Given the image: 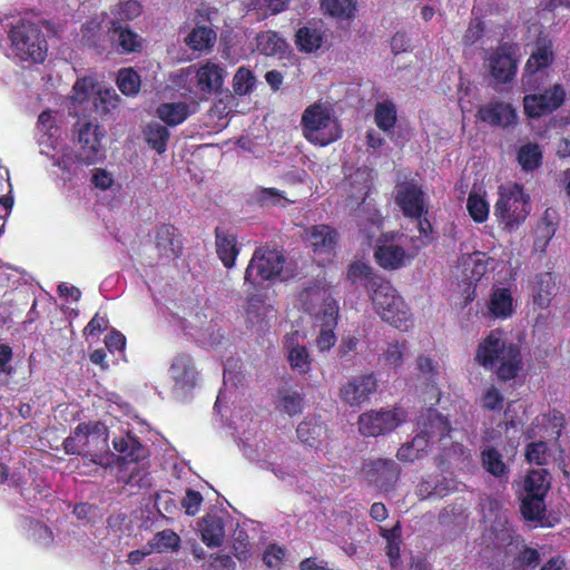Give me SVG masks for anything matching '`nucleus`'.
Wrapping results in <instances>:
<instances>
[{
	"label": "nucleus",
	"mask_w": 570,
	"mask_h": 570,
	"mask_svg": "<svg viewBox=\"0 0 570 570\" xmlns=\"http://www.w3.org/2000/svg\"><path fill=\"white\" fill-rule=\"evenodd\" d=\"M347 279L352 283H363L382 321L401 331H406L411 326V314L403 298L391 282L375 273L370 265L363 262L352 263L347 271Z\"/></svg>",
	"instance_id": "nucleus-1"
},
{
	"label": "nucleus",
	"mask_w": 570,
	"mask_h": 570,
	"mask_svg": "<svg viewBox=\"0 0 570 570\" xmlns=\"http://www.w3.org/2000/svg\"><path fill=\"white\" fill-rule=\"evenodd\" d=\"M475 361L487 370L495 368L497 377L502 382L515 379L523 366L520 345L503 340L500 330H492L479 344Z\"/></svg>",
	"instance_id": "nucleus-2"
},
{
	"label": "nucleus",
	"mask_w": 570,
	"mask_h": 570,
	"mask_svg": "<svg viewBox=\"0 0 570 570\" xmlns=\"http://www.w3.org/2000/svg\"><path fill=\"white\" fill-rule=\"evenodd\" d=\"M11 50L20 62L42 63L48 53V42L41 27L31 21L20 20L9 31Z\"/></svg>",
	"instance_id": "nucleus-3"
},
{
	"label": "nucleus",
	"mask_w": 570,
	"mask_h": 570,
	"mask_svg": "<svg viewBox=\"0 0 570 570\" xmlns=\"http://www.w3.org/2000/svg\"><path fill=\"white\" fill-rule=\"evenodd\" d=\"M304 138L316 146H328L342 137L343 130L330 109L322 104L308 106L301 119Z\"/></svg>",
	"instance_id": "nucleus-4"
},
{
	"label": "nucleus",
	"mask_w": 570,
	"mask_h": 570,
	"mask_svg": "<svg viewBox=\"0 0 570 570\" xmlns=\"http://www.w3.org/2000/svg\"><path fill=\"white\" fill-rule=\"evenodd\" d=\"M529 213L530 196L525 194L522 185L514 183L499 187L494 216L505 230L517 229L527 219Z\"/></svg>",
	"instance_id": "nucleus-5"
},
{
	"label": "nucleus",
	"mask_w": 570,
	"mask_h": 570,
	"mask_svg": "<svg viewBox=\"0 0 570 570\" xmlns=\"http://www.w3.org/2000/svg\"><path fill=\"white\" fill-rule=\"evenodd\" d=\"M286 258L282 250L268 245L255 249L244 275L245 285L257 291L259 281L273 282L283 271Z\"/></svg>",
	"instance_id": "nucleus-6"
},
{
	"label": "nucleus",
	"mask_w": 570,
	"mask_h": 570,
	"mask_svg": "<svg viewBox=\"0 0 570 570\" xmlns=\"http://www.w3.org/2000/svg\"><path fill=\"white\" fill-rule=\"evenodd\" d=\"M428 393L430 394L428 400L431 402V406L421 412L416 422L420 431L416 436L424 438L426 445L429 442L442 441L450 436L452 431L449 419L434 409V405L439 404L441 400L440 389L433 383L430 385Z\"/></svg>",
	"instance_id": "nucleus-7"
},
{
	"label": "nucleus",
	"mask_w": 570,
	"mask_h": 570,
	"mask_svg": "<svg viewBox=\"0 0 570 570\" xmlns=\"http://www.w3.org/2000/svg\"><path fill=\"white\" fill-rule=\"evenodd\" d=\"M77 134L76 159L83 165H95L105 158V151L101 139L105 136L104 129L99 125L90 121H78L75 125Z\"/></svg>",
	"instance_id": "nucleus-8"
},
{
	"label": "nucleus",
	"mask_w": 570,
	"mask_h": 570,
	"mask_svg": "<svg viewBox=\"0 0 570 570\" xmlns=\"http://www.w3.org/2000/svg\"><path fill=\"white\" fill-rule=\"evenodd\" d=\"M406 420V412L400 407L368 411L358 417V431L364 436H379L392 432Z\"/></svg>",
	"instance_id": "nucleus-9"
},
{
	"label": "nucleus",
	"mask_w": 570,
	"mask_h": 570,
	"mask_svg": "<svg viewBox=\"0 0 570 570\" xmlns=\"http://www.w3.org/2000/svg\"><path fill=\"white\" fill-rule=\"evenodd\" d=\"M517 47L502 42L488 57V68L497 83L511 82L518 70Z\"/></svg>",
	"instance_id": "nucleus-10"
},
{
	"label": "nucleus",
	"mask_w": 570,
	"mask_h": 570,
	"mask_svg": "<svg viewBox=\"0 0 570 570\" xmlns=\"http://www.w3.org/2000/svg\"><path fill=\"white\" fill-rule=\"evenodd\" d=\"M363 479L383 492L391 491L400 476L399 464L391 459H375L363 464Z\"/></svg>",
	"instance_id": "nucleus-11"
},
{
	"label": "nucleus",
	"mask_w": 570,
	"mask_h": 570,
	"mask_svg": "<svg viewBox=\"0 0 570 570\" xmlns=\"http://www.w3.org/2000/svg\"><path fill=\"white\" fill-rule=\"evenodd\" d=\"M566 98V91L560 85L540 94L525 95L523 98L524 114L529 118H540L557 110Z\"/></svg>",
	"instance_id": "nucleus-12"
},
{
	"label": "nucleus",
	"mask_w": 570,
	"mask_h": 570,
	"mask_svg": "<svg viewBox=\"0 0 570 570\" xmlns=\"http://www.w3.org/2000/svg\"><path fill=\"white\" fill-rule=\"evenodd\" d=\"M395 203L407 218H419L429 214L425 194L422 187L413 181L396 186Z\"/></svg>",
	"instance_id": "nucleus-13"
},
{
	"label": "nucleus",
	"mask_w": 570,
	"mask_h": 570,
	"mask_svg": "<svg viewBox=\"0 0 570 570\" xmlns=\"http://www.w3.org/2000/svg\"><path fill=\"white\" fill-rule=\"evenodd\" d=\"M362 202L356 208V222L360 234L367 244H371L375 235L383 227V216L373 204L372 199H368L371 193V186H365Z\"/></svg>",
	"instance_id": "nucleus-14"
},
{
	"label": "nucleus",
	"mask_w": 570,
	"mask_h": 570,
	"mask_svg": "<svg viewBox=\"0 0 570 570\" xmlns=\"http://www.w3.org/2000/svg\"><path fill=\"white\" fill-rule=\"evenodd\" d=\"M377 390V380L373 373L353 377L340 390L341 400L350 406H361L368 402Z\"/></svg>",
	"instance_id": "nucleus-15"
},
{
	"label": "nucleus",
	"mask_w": 570,
	"mask_h": 570,
	"mask_svg": "<svg viewBox=\"0 0 570 570\" xmlns=\"http://www.w3.org/2000/svg\"><path fill=\"white\" fill-rule=\"evenodd\" d=\"M501 540L519 549L512 561L514 570H535L540 566V552L527 546L513 529L504 528Z\"/></svg>",
	"instance_id": "nucleus-16"
},
{
	"label": "nucleus",
	"mask_w": 570,
	"mask_h": 570,
	"mask_svg": "<svg viewBox=\"0 0 570 570\" xmlns=\"http://www.w3.org/2000/svg\"><path fill=\"white\" fill-rule=\"evenodd\" d=\"M476 118L491 126L507 128L515 124L517 112L509 102L490 101L479 107Z\"/></svg>",
	"instance_id": "nucleus-17"
},
{
	"label": "nucleus",
	"mask_w": 570,
	"mask_h": 570,
	"mask_svg": "<svg viewBox=\"0 0 570 570\" xmlns=\"http://www.w3.org/2000/svg\"><path fill=\"white\" fill-rule=\"evenodd\" d=\"M520 513L524 522L532 527L552 528L557 520L547 517L546 499L520 495Z\"/></svg>",
	"instance_id": "nucleus-18"
},
{
	"label": "nucleus",
	"mask_w": 570,
	"mask_h": 570,
	"mask_svg": "<svg viewBox=\"0 0 570 570\" xmlns=\"http://www.w3.org/2000/svg\"><path fill=\"white\" fill-rule=\"evenodd\" d=\"M155 244L160 257L178 258L183 252L180 234L171 224H161L156 229Z\"/></svg>",
	"instance_id": "nucleus-19"
},
{
	"label": "nucleus",
	"mask_w": 570,
	"mask_h": 570,
	"mask_svg": "<svg viewBox=\"0 0 570 570\" xmlns=\"http://www.w3.org/2000/svg\"><path fill=\"white\" fill-rule=\"evenodd\" d=\"M553 58L552 42L539 38L535 50L532 51L524 67V85H529L539 71L549 67L553 62Z\"/></svg>",
	"instance_id": "nucleus-20"
},
{
	"label": "nucleus",
	"mask_w": 570,
	"mask_h": 570,
	"mask_svg": "<svg viewBox=\"0 0 570 570\" xmlns=\"http://www.w3.org/2000/svg\"><path fill=\"white\" fill-rule=\"evenodd\" d=\"M338 306L333 301L327 303L323 312V323L315 340V345L321 353L328 352L336 343L335 328L337 326Z\"/></svg>",
	"instance_id": "nucleus-21"
},
{
	"label": "nucleus",
	"mask_w": 570,
	"mask_h": 570,
	"mask_svg": "<svg viewBox=\"0 0 570 570\" xmlns=\"http://www.w3.org/2000/svg\"><path fill=\"white\" fill-rule=\"evenodd\" d=\"M556 277L550 272L535 274L530 282L532 303L538 308H547L556 294Z\"/></svg>",
	"instance_id": "nucleus-22"
},
{
	"label": "nucleus",
	"mask_w": 570,
	"mask_h": 570,
	"mask_svg": "<svg viewBox=\"0 0 570 570\" xmlns=\"http://www.w3.org/2000/svg\"><path fill=\"white\" fill-rule=\"evenodd\" d=\"M108 33L110 41L116 43L117 50L121 53L140 52L142 50V38L129 27L112 22Z\"/></svg>",
	"instance_id": "nucleus-23"
},
{
	"label": "nucleus",
	"mask_w": 570,
	"mask_h": 570,
	"mask_svg": "<svg viewBox=\"0 0 570 570\" xmlns=\"http://www.w3.org/2000/svg\"><path fill=\"white\" fill-rule=\"evenodd\" d=\"M112 446L126 462L138 463L148 456L147 448L130 432L115 436Z\"/></svg>",
	"instance_id": "nucleus-24"
},
{
	"label": "nucleus",
	"mask_w": 570,
	"mask_h": 570,
	"mask_svg": "<svg viewBox=\"0 0 570 570\" xmlns=\"http://www.w3.org/2000/svg\"><path fill=\"white\" fill-rule=\"evenodd\" d=\"M324 39L323 24L308 23L297 29L294 42L299 52L312 53L322 47Z\"/></svg>",
	"instance_id": "nucleus-25"
},
{
	"label": "nucleus",
	"mask_w": 570,
	"mask_h": 570,
	"mask_svg": "<svg viewBox=\"0 0 570 570\" xmlns=\"http://www.w3.org/2000/svg\"><path fill=\"white\" fill-rule=\"evenodd\" d=\"M306 236L315 254H330L337 243V233L328 225L312 226Z\"/></svg>",
	"instance_id": "nucleus-26"
},
{
	"label": "nucleus",
	"mask_w": 570,
	"mask_h": 570,
	"mask_svg": "<svg viewBox=\"0 0 570 570\" xmlns=\"http://www.w3.org/2000/svg\"><path fill=\"white\" fill-rule=\"evenodd\" d=\"M296 336L297 332H294L285 337L287 360L293 371L299 374H307L312 368L313 358L306 346L294 343Z\"/></svg>",
	"instance_id": "nucleus-27"
},
{
	"label": "nucleus",
	"mask_w": 570,
	"mask_h": 570,
	"mask_svg": "<svg viewBox=\"0 0 570 570\" xmlns=\"http://www.w3.org/2000/svg\"><path fill=\"white\" fill-rule=\"evenodd\" d=\"M482 468L499 481H508L510 469L503 461L502 453L494 446L487 445L480 451Z\"/></svg>",
	"instance_id": "nucleus-28"
},
{
	"label": "nucleus",
	"mask_w": 570,
	"mask_h": 570,
	"mask_svg": "<svg viewBox=\"0 0 570 570\" xmlns=\"http://www.w3.org/2000/svg\"><path fill=\"white\" fill-rule=\"evenodd\" d=\"M170 372L176 384L180 387L195 386L197 372L189 354H178L171 363Z\"/></svg>",
	"instance_id": "nucleus-29"
},
{
	"label": "nucleus",
	"mask_w": 570,
	"mask_h": 570,
	"mask_svg": "<svg viewBox=\"0 0 570 570\" xmlns=\"http://www.w3.org/2000/svg\"><path fill=\"white\" fill-rule=\"evenodd\" d=\"M215 245L218 258L222 261L226 268H232L235 265L236 258L239 254L237 246V237L233 234L225 233L219 227L215 229Z\"/></svg>",
	"instance_id": "nucleus-30"
},
{
	"label": "nucleus",
	"mask_w": 570,
	"mask_h": 570,
	"mask_svg": "<svg viewBox=\"0 0 570 570\" xmlns=\"http://www.w3.org/2000/svg\"><path fill=\"white\" fill-rule=\"evenodd\" d=\"M196 77L200 91L218 92L224 81V69L216 63L207 62L197 70Z\"/></svg>",
	"instance_id": "nucleus-31"
},
{
	"label": "nucleus",
	"mask_w": 570,
	"mask_h": 570,
	"mask_svg": "<svg viewBox=\"0 0 570 570\" xmlns=\"http://www.w3.org/2000/svg\"><path fill=\"white\" fill-rule=\"evenodd\" d=\"M550 488V474L546 469L531 470L524 478L520 495L546 499Z\"/></svg>",
	"instance_id": "nucleus-32"
},
{
	"label": "nucleus",
	"mask_w": 570,
	"mask_h": 570,
	"mask_svg": "<svg viewBox=\"0 0 570 570\" xmlns=\"http://www.w3.org/2000/svg\"><path fill=\"white\" fill-rule=\"evenodd\" d=\"M490 314L495 318L507 320L512 316L513 297L509 288L494 287L488 303Z\"/></svg>",
	"instance_id": "nucleus-33"
},
{
	"label": "nucleus",
	"mask_w": 570,
	"mask_h": 570,
	"mask_svg": "<svg viewBox=\"0 0 570 570\" xmlns=\"http://www.w3.org/2000/svg\"><path fill=\"white\" fill-rule=\"evenodd\" d=\"M376 263L384 269H399L404 266L406 252L399 245H380L374 250Z\"/></svg>",
	"instance_id": "nucleus-34"
},
{
	"label": "nucleus",
	"mask_w": 570,
	"mask_h": 570,
	"mask_svg": "<svg viewBox=\"0 0 570 570\" xmlns=\"http://www.w3.org/2000/svg\"><path fill=\"white\" fill-rule=\"evenodd\" d=\"M200 533L203 542L208 548L220 547L225 538V523L223 519L209 514L204 517Z\"/></svg>",
	"instance_id": "nucleus-35"
},
{
	"label": "nucleus",
	"mask_w": 570,
	"mask_h": 570,
	"mask_svg": "<svg viewBox=\"0 0 570 570\" xmlns=\"http://www.w3.org/2000/svg\"><path fill=\"white\" fill-rule=\"evenodd\" d=\"M157 116L168 126L183 124L189 116V106L184 102H164L157 107Z\"/></svg>",
	"instance_id": "nucleus-36"
},
{
	"label": "nucleus",
	"mask_w": 570,
	"mask_h": 570,
	"mask_svg": "<svg viewBox=\"0 0 570 570\" xmlns=\"http://www.w3.org/2000/svg\"><path fill=\"white\" fill-rule=\"evenodd\" d=\"M80 41L85 47L102 52L107 48V36L99 22L89 21L81 27Z\"/></svg>",
	"instance_id": "nucleus-37"
},
{
	"label": "nucleus",
	"mask_w": 570,
	"mask_h": 570,
	"mask_svg": "<svg viewBox=\"0 0 570 570\" xmlns=\"http://www.w3.org/2000/svg\"><path fill=\"white\" fill-rule=\"evenodd\" d=\"M144 137L147 145L158 155H161L167 149L170 132L166 126L151 121L144 129Z\"/></svg>",
	"instance_id": "nucleus-38"
},
{
	"label": "nucleus",
	"mask_w": 570,
	"mask_h": 570,
	"mask_svg": "<svg viewBox=\"0 0 570 570\" xmlns=\"http://www.w3.org/2000/svg\"><path fill=\"white\" fill-rule=\"evenodd\" d=\"M324 430L325 426L321 421L306 417L298 424L296 433L302 443L311 448H316L321 443V436Z\"/></svg>",
	"instance_id": "nucleus-39"
},
{
	"label": "nucleus",
	"mask_w": 570,
	"mask_h": 570,
	"mask_svg": "<svg viewBox=\"0 0 570 570\" xmlns=\"http://www.w3.org/2000/svg\"><path fill=\"white\" fill-rule=\"evenodd\" d=\"M257 50L267 57H274L283 53L286 42L276 31L267 30L256 36Z\"/></svg>",
	"instance_id": "nucleus-40"
},
{
	"label": "nucleus",
	"mask_w": 570,
	"mask_h": 570,
	"mask_svg": "<svg viewBox=\"0 0 570 570\" xmlns=\"http://www.w3.org/2000/svg\"><path fill=\"white\" fill-rule=\"evenodd\" d=\"M216 41V32L208 27L194 28L185 38V43L194 51L210 49Z\"/></svg>",
	"instance_id": "nucleus-41"
},
{
	"label": "nucleus",
	"mask_w": 570,
	"mask_h": 570,
	"mask_svg": "<svg viewBox=\"0 0 570 570\" xmlns=\"http://www.w3.org/2000/svg\"><path fill=\"white\" fill-rule=\"evenodd\" d=\"M120 98L115 89H99L92 99L94 111L105 116L118 107Z\"/></svg>",
	"instance_id": "nucleus-42"
},
{
	"label": "nucleus",
	"mask_w": 570,
	"mask_h": 570,
	"mask_svg": "<svg viewBox=\"0 0 570 570\" xmlns=\"http://www.w3.org/2000/svg\"><path fill=\"white\" fill-rule=\"evenodd\" d=\"M518 161L523 170L532 171L542 163V151L538 144H525L518 151Z\"/></svg>",
	"instance_id": "nucleus-43"
},
{
	"label": "nucleus",
	"mask_w": 570,
	"mask_h": 570,
	"mask_svg": "<svg viewBox=\"0 0 570 570\" xmlns=\"http://www.w3.org/2000/svg\"><path fill=\"white\" fill-rule=\"evenodd\" d=\"M151 551L165 552L168 550L175 551L180 547V538L173 530L166 529L157 532L148 542Z\"/></svg>",
	"instance_id": "nucleus-44"
},
{
	"label": "nucleus",
	"mask_w": 570,
	"mask_h": 570,
	"mask_svg": "<svg viewBox=\"0 0 570 570\" xmlns=\"http://www.w3.org/2000/svg\"><path fill=\"white\" fill-rule=\"evenodd\" d=\"M321 7L325 13L343 19L352 18L356 10L354 0H322Z\"/></svg>",
	"instance_id": "nucleus-45"
},
{
	"label": "nucleus",
	"mask_w": 570,
	"mask_h": 570,
	"mask_svg": "<svg viewBox=\"0 0 570 570\" xmlns=\"http://www.w3.org/2000/svg\"><path fill=\"white\" fill-rule=\"evenodd\" d=\"M470 279L474 282L481 281V278L489 272L494 269L495 261L489 257L485 253L474 252L470 256Z\"/></svg>",
	"instance_id": "nucleus-46"
},
{
	"label": "nucleus",
	"mask_w": 570,
	"mask_h": 570,
	"mask_svg": "<svg viewBox=\"0 0 570 570\" xmlns=\"http://www.w3.org/2000/svg\"><path fill=\"white\" fill-rule=\"evenodd\" d=\"M253 202L261 207L285 206L287 199L277 188L261 187L255 190Z\"/></svg>",
	"instance_id": "nucleus-47"
},
{
	"label": "nucleus",
	"mask_w": 570,
	"mask_h": 570,
	"mask_svg": "<svg viewBox=\"0 0 570 570\" xmlns=\"http://www.w3.org/2000/svg\"><path fill=\"white\" fill-rule=\"evenodd\" d=\"M73 434L75 436H83L86 439L94 436L107 446L108 428L100 421L81 422L73 430Z\"/></svg>",
	"instance_id": "nucleus-48"
},
{
	"label": "nucleus",
	"mask_w": 570,
	"mask_h": 570,
	"mask_svg": "<svg viewBox=\"0 0 570 570\" xmlns=\"http://www.w3.org/2000/svg\"><path fill=\"white\" fill-rule=\"evenodd\" d=\"M140 76L132 68H124L119 70L117 86L124 95H137L140 89Z\"/></svg>",
	"instance_id": "nucleus-49"
},
{
	"label": "nucleus",
	"mask_w": 570,
	"mask_h": 570,
	"mask_svg": "<svg viewBox=\"0 0 570 570\" xmlns=\"http://www.w3.org/2000/svg\"><path fill=\"white\" fill-rule=\"evenodd\" d=\"M376 126L383 131H390L396 122V109L392 102L377 104L374 112Z\"/></svg>",
	"instance_id": "nucleus-50"
},
{
	"label": "nucleus",
	"mask_w": 570,
	"mask_h": 570,
	"mask_svg": "<svg viewBox=\"0 0 570 570\" xmlns=\"http://www.w3.org/2000/svg\"><path fill=\"white\" fill-rule=\"evenodd\" d=\"M256 78L252 70L239 67L233 78V90L238 96H245L253 91Z\"/></svg>",
	"instance_id": "nucleus-51"
},
{
	"label": "nucleus",
	"mask_w": 570,
	"mask_h": 570,
	"mask_svg": "<svg viewBox=\"0 0 570 570\" xmlns=\"http://www.w3.org/2000/svg\"><path fill=\"white\" fill-rule=\"evenodd\" d=\"M303 394L286 389L279 390V409L293 416L302 412Z\"/></svg>",
	"instance_id": "nucleus-52"
},
{
	"label": "nucleus",
	"mask_w": 570,
	"mask_h": 570,
	"mask_svg": "<svg viewBox=\"0 0 570 570\" xmlns=\"http://www.w3.org/2000/svg\"><path fill=\"white\" fill-rule=\"evenodd\" d=\"M466 208L475 223H483L489 217V204L483 197L475 193H470L466 200Z\"/></svg>",
	"instance_id": "nucleus-53"
},
{
	"label": "nucleus",
	"mask_w": 570,
	"mask_h": 570,
	"mask_svg": "<svg viewBox=\"0 0 570 570\" xmlns=\"http://www.w3.org/2000/svg\"><path fill=\"white\" fill-rule=\"evenodd\" d=\"M426 448L422 436H415L410 443L403 444L396 452V458L403 462H413L421 458V452Z\"/></svg>",
	"instance_id": "nucleus-54"
},
{
	"label": "nucleus",
	"mask_w": 570,
	"mask_h": 570,
	"mask_svg": "<svg viewBox=\"0 0 570 570\" xmlns=\"http://www.w3.org/2000/svg\"><path fill=\"white\" fill-rule=\"evenodd\" d=\"M548 444L543 441L532 442L527 445L525 458L530 463L544 465L548 458Z\"/></svg>",
	"instance_id": "nucleus-55"
},
{
	"label": "nucleus",
	"mask_w": 570,
	"mask_h": 570,
	"mask_svg": "<svg viewBox=\"0 0 570 570\" xmlns=\"http://www.w3.org/2000/svg\"><path fill=\"white\" fill-rule=\"evenodd\" d=\"M405 351V341L390 343L383 354V357L389 365L393 366L394 368H397L403 364V356Z\"/></svg>",
	"instance_id": "nucleus-56"
},
{
	"label": "nucleus",
	"mask_w": 570,
	"mask_h": 570,
	"mask_svg": "<svg viewBox=\"0 0 570 570\" xmlns=\"http://www.w3.org/2000/svg\"><path fill=\"white\" fill-rule=\"evenodd\" d=\"M358 345V338L353 335H348L342 338L341 343L336 348V356L340 361H351L356 352Z\"/></svg>",
	"instance_id": "nucleus-57"
},
{
	"label": "nucleus",
	"mask_w": 570,
	"mask_h": 570,
	"mask_svg": "<svg viewBox=\"0 0 570 570\" xmlns=\"http://www.w3.org/2000/svg\"><path fill=\"white\" fill-rule=\"evenodd\" d=\"M203 500L200 492L187 489L186 494L181 500V507L184 508L185 513L187 515H196L200 510Z\"/></svg>",
	"instance_id": "nucleus-58"
},
{
	"label": "nucleus",
	"mask_w": 570,
	"mask_h": 570,
	"mask_svg": "<svg viewBox=\"0 0 570 570\" xmlns=\"http://www.w3.org/2000/svg\"><path fill=\"white\" fill-rule=\"evenodd\" d=\"M95 83L90 78L77 79L72 87V99L79 104L86 101L92 91Z\"/></svg>",
	"instance_id": "nucleus-59"
},
{
	"label": "nucleus",
	"mask_w": 570,
	"mask_h": 570,
	"mask_svg": "<svg viewBox=\"0 0 570 570\" xmlns=\"http://www.w3.org/2000/svg\"><path fill=\"white\" fill-rule=\"evenodd\" d=\"M285 558V549L276 544H271L264 551L263 562L268 568H279Z\"/></svg>",
	"instance_id": "nucleus-60"
},
{
	"label": "nucleus",
	"mask_w": 570,
	"mask_h": 570,
	"mask_svg": "<svg viewBox=\"0 0 570 570\" xmlns=\"http://www.w3.org/2000/svg\"><path fill=\"white\" fill-rule=\"evenodd\" d=\"M503 395L494 386L488 389L482 397L483 407L490 411H500L503 407Z\"/></svg>",
	"instance_id": "nucleus-61"
},
{
	"label": "nucleus",
	"mask_w": 570,
	"mask_h": 570,
	"mask_svg": "<svg viewBox=\"0 0 570 570\" xmlns=\"http://www.w3.org/2000/svg\"><path fill=\"white\" fill-rule=\"evenodd\" d=\"M483 33L484 23L479 19L472 20L463 35L462 41L465 46H472L483 37Z\"/></svg>",
	"instance_id": "nucleus-62"
},
{
	"label": "nucleus",
	"mask_w": 570,
	"mask_h": 570,
	"mask_svg": "<svg viewBox=\"0 0 570 570\" xmlns=\"http://www.w3.org/2000/svg\"><path fill=\"white\" fill-rule=\"evenodd\" d=\"M417 223V230L421 235L422 246H428L434 239L433 237V226L428 218V215L421 216L419 218H411Z\"/></svg>",
	"instance_id": "nucleus-63"
},
{
	"label": "nucleus",
	"mask_w": 570,
	"mask_h": 570,
	"mask_svg": "<svg viewBox=\"0 0 570 570\" xmlns=\"http://www.w3.org/2000/svg\"><path fill=\"white\" fill-rule=\"evenodd\" d=\"M108 327V320L105 316L99 315L98 313L89 321V323L83 328V334L86 336H97L100 335Z\"/></svg>",
	"instance_id": "nucleus-64"
}]
</instances>
